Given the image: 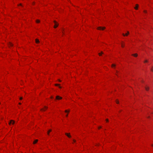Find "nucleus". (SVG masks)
I'll list each match as a JSON object with an SVG mask.
<instances>
[{
  "instance_id": "obj_28",
  "label": "nucleus",
  "mask_w": 153,
  "mask_h": 153,
  "mask_svg": "<svg viewBox=\"0 0 153 153\" xmlns=\"http://www.w3.org/2000/svg\"><path fill=\"white\" fill-rule=\"evenodd\" d=\"M144 13H146V10H144Z\"/></svg>"
},
{
  "instance_id": "obj_13",
  "label": "nucleus",
  "mask_w": 153,
  "mask_h": 153,
  "mask_svg": "<svg viewBox=\"0 0 153 153\" xmlns=\"http://www.w3.org/2000/svg\"><path fill=\"white\" fill-rule=\"evenodd\" d=\"M51 131H52V130H51V129H50L48 131V135H49V133H50V132Z\"/></svg>"
},
{
  "instance_id": "obj_3",
  "label": "nucleus",
  "mask_w": 153,
  "mask_h": 153,
  "mask_svg": "<svg viewBox=\"0 0 153 153\" xmlns=\"http://www.w3.org/2000/svg\"><path fill=\"white\" fill-rule=\"evenodd\" d=\"M15 123V121L13 120H11L9 123V124L10 125L11 124H13Z\"/></svg>"
},
{
  "instance_id": "obj_12",
  "label": "nucleus",
  "mask_w": 153,
  "mask_h": 153,
  "mask_svg": "<svg viewBox=\"0 0 153 153\" xmlns=\"http://www.w3.org/2000/svg\"><path fill=\"white\" fill-rule=\"evenodd\" d=\"M8 45L9 47L10 46H13V44L10 42H9V43L8 44Z\"/></svg>"
},
{
  "instance_id": "obj_23",
  "label": "nucleus",
  "mask_w": 153,
  "mask_h": 153,
  "mask_svg": "<svg viewBox=\"0 0 153 153\" xmlns=\"http://www.w3.org/2000/svg\"><path fill=\"white\" fill-rule=\"evenodd\" d=\"M106 122H108V119H106Z\"/></svg>"
},
{
  "instance_id": "obj_14",
  "label": "nucleus",
  "mask_w": 153,
  "mask_h": 153,
  "mask_svg": "<svg viewBox=\"0 0 153 153\" xmlns=\"http://www.w3.org/2000/svg\"><path fill=\"white\" fill-rule=\"evenodd\" d=\"M103 52H102H102H101V53H99L98 54H99V55L100 56H101V54H103Z\"/></svg>"
},
{
  "instance_id": "obj_4",
  "label": "nucleus",
  "mask_w": 153,
  "mask_h": 153,
  "mask_svg": "<svg viewBox=\"0 0 153 153\" xmlns=\"http://www.w3.org/2000/svg\"><path fill=\"white\" fill-rule=\"evenodd\" d=\"M62 99V97H59V96H57L56 97V99L59 100H61Z\"/></svg>"
},
{
  "instance_id": "obj_30",
  "label": "nucleus",
  "mask_w": 153,
  "mask_h": 153,
  "mask_svg": "<svg viewBox=\"0 0 153 153\" xmlns=\"http://www.w3.org/2000/svg\"><path fill=\"white\" fill-rule=\"evenodd\" d=\"M53 98V97L52 96H51V99Z\"/></svg>"
},
{
  "instance_id": "obj_34",
  "label": "nucleus",
  "mask_w": 153,
  "mask_h": 153,
  "mask_svg": "<svg viewBox=\"0 0 153 153\" xmlns=\"http://www.w3.org/2000/svg\"><path fill=\"white\" fill-rule=\"evenodd\" d=\"M59 88H61V86H59Z\"/></svg>"
},
{
  "instance_id": "obj_22",
  "label": "nucleus",
  "mask_w": 153,
  "mask_h": 153,
  "mask_svg": "<svg viewBox=\"0 0 153 153\" xmlns=\"http://www.w3.org/2000/svg\"><path fill=\"white\" fill-rule=\"evenodd\" d=\"M148 62V61L147 60H146L144 61V62Z\"/></svg>"
},
{
  "instance_id": "obj_18",
  "label": "nucleus",
  "mask_w": 153,
  "mask_h": 153,
  "mask_svg": "<svg viewBox=\"0 0 153 153\" xmlns=\"http://www.w3.org/2000/svg\"><path fill=\"white\" fill-rule=\"evenodd\" d=\"M151 70L153 72V66L152 67V68H151Z\"/></svg>"
},
{
  "instance_id": "obj_32",
  "label": "nucleus",
  "mask_w": 153,
  "mask_h": 153,
  "mask_svg": "<svg viewBox=\"0 0 153 153\" xmlns=\"http://www.w3.org/2000/svg\"><path fill=\"white\" fill-rule=\"evenodd\" d=\"M68 116V114H66V117H67V116Z\"/></svg>"
},
{
  "instance_id": "obj_36",
  "label": "nucleus",
  "mask_w": 153,
  "mask_h": 153,
  "mask_svg": "<svg viewBox=\"0 0 153 153\" xmlns=\"http://www.w3.org/2000/svg\"><path fill=\"white\" fill-rule=\"evenodd\" d=\"M152 146H153V144H152Z\"/></svg>"
},
{
  "instance_id": "obj_15",
  "label": "nucleus",
  "mask_w": 153,
  "mask_h": 153,
  "mask_svg": "<svg viewBox=\"0 0 153 153\" xmlns=\"http://www.w3.org/2000/svg\"><path fill=\"white\" fill-rule=\"evenodd\" d=\"M36 22L37 23H39L40 22V21L39 20H36Z\"/></svg>"
},
{
  "instance_id": "obj_16",
  "label": "nucleus",
  "mask_w": 153,
  "mask_h": 153,
  "mask_svg": "<svg viewBox=\"0 0 153 153\" xmlns=\"http://www.w3.org/2000/svg\"><path fill=\"white\" fill-rule=\"evenodd\" d=\"M111 66H112V67H115V65H114V64H112V65Z\"/></svg>"
},
{
  "instance_id": "obj_9",
  "label": "nucleus",
  "mask_w": 153,
  "mask_h": 153,
  "mask_svg": "<svg viewBox=\"0 0 153 153\" xmlns=\"http://www.w3.org/2000/svg\"><path fill=\"white\" fill-rule=\"evenodd\" d=\"M138 4H136V7H134V9L136 10H137L138 9Z\"/></svg>"
},
{
  "instance_id": "obj_10",
  "label": "nucleus",
  "mask_w": 153,
  "mask_h": 153,
  "mask_svg": "<svg viewBox=\"0 0 153 153\" xmlns=\"http://www.w3.org/2000/svg\"><path fill=\"white\" fill-rule=\"evenodd\" d=\"M38 140H35L33 142V144H35V143H37V142H38Z\"/></svg>"
},
{
  "instance_id": "obj_33",
  "label": "nucleus",
  "mask_w": 153,
  "mask_h": 153,
  "mask_svg": "<svg viewBox=\"0 0 153 153\" xmlns=\"http://www.w3.org/2000/svg\"><path fill=\"white\" fill-rule=\"evenodd\" d=\"M44 110V111H45V110H43V109H41V110Z\"/></svg>"
},
{
  "instance_id": "obj_1",
  "label": "nucleus",
  "mask_w": 153,
  "mask_h": 153,
  "mask_svg": "<svg viewBox=\"0 0 153 153\" xmlns=\"http://www.w3.org/2000/svg\"><path fill=\"white\" fill-rule=\"evenodd\" d=\"M54 22L55 23V25L54 26V28H56V27H57L58 26V24L55 21H54Z\"/></svg>"
},
{
  "instance_id": "obj_19",
  "label": "nucleus",
  "mask_w": 153,
  "mask_h": 153,
  "mask_svg": "<svg viewBox=\"0 0 153 153\" xmlns=\"http://www.w3.org/2000/svg\"><path fill=\"white\" fill-rule=\"evenodd\" d=\"M116 103H118H118H119V101H118V100H116Z\"/></svg>"
},
{
  "instance_id": "obj_8",
  "label": "nucleus",
  "mask_w": 153,
  "mask_h": 153,
  "mask_svg": "<svg viewBox=\"0 0 153 153\" xmlns=\"http://www.w3.org/2000/svg\"><path fill=\"white\" fill-rule=\"evenodd\" d=\"M132 55L134 57H137L138 56V54L137 53H135L132 54Z\"/></svg>"
},
{
  "instance_id": "obj_17",
  "label": "nucleus",
  "mask_w": 153,
  "mask_h": 153,
  "mask_svg": "<svg viewBox=\"0 0 153 153\" xmlns=\"http://www.w3.org/2000/svg\"><path fill=\"white\" fill-rule=\"evenodd\" d=\"M69 111H69V110L68 111L67 110H65V112H66V113H67V112H69Z\"/></svg>"
},
{
  "instance_id": "obj_24",
  "label": "nucleus",
  "mask_w": 153,
  "mask_h": 153,
  "mask_svg": "<svg viewBox=\"0 0 153 153\" xmlns=\"http://www.w3.org/2000/svg\"><path fill=\"white\" fill-rule=\"evenodd\" d=\"M22 97H21L20 98V100H22Z\"/></svg>"
},
{
  "instance_id": "obj_21",
  "label": "nucleus",
  "mask_w": 153,
  "mask_h": 153,
  "mask_svg": "<svg viewBox=\"0 0 153 153\" xmlns=\"http://www.w3.org/2000/svg\"><path fill=\"white\" fill-rule=\"evenodd\" d=\"M121 46L122 47H124V45H123V44H122Z\"/></svg>"
},
{
  "instance_id": "obj_11",
  "label": "nucleus",
  "mask_w": 153,
  "mask_h": 153,
  "mask_svg": "<svg viewBox=\"0 0 153 153\" xmlns=\"http://www.w3.org/2000/svg\"><path fill=\"white\" fill-rule=\"evenodd\" d=\"M35 41H36V43H38L39 42V40L37 39H35Z\"/></svg>"
},
{
  "instance_id": "obj_29",
  "label": "nucleus",
  "mask_w": 153,
  "mask_h": 153,
  "mask_svg": "<svg viewBox=\"0 0 153 153\" xmlns=\"http://www.w3.org/2000/svg\"><path fill=\"white\" fill-rule=\"evenodd\" d=\"M101 128V126H100L98 127V128L99 129H100V128Z\"/></svg>"
},
{
  "instance_id": "obj_26",
  "label": "nucleus",
  "mask_w": 153,
  "mask_h": 153,
  "mask_svg": "<svg viewBox=\"0 0 153 153\" xmlns=\"http://www.w3.org/2000/svg\"><path fill=\"white\" fill-rule=\"evenodd\" d=\"M45 108H46V109H47L48 108V107H47L46 106H45Z\"/></svg>"
},
{
  "instance_id": "obj_20",
  "label": "nucleus",
  "mask_w": 153,
  "mask_h": 153,
  "mask_svg": "<svg viewBox=\"0 0 153 153\" xmlns=\"http://www.w3.org/2000/svg\"><path fill=\"white\" fill-rule=\"evenodd\" d=\"M59 85V84H56L55 85L56 86H58V85Z\"/></svg>"
},
{
  "instance_id": "obj_35",
  "label": "nucleus",
  "mask_w": 153,
  "mask_h": 153,
  "mask_svg": "<svg viewBox=\"0 0 153 153\" xmlns=\"http://www.w3.org/2000/svg\"><path fill=\"white\" fill-rule=\"evenodd\" d=\"M19 105H21V103H19Z\"/></svg>"
},
{
  "instance_id": "obj_27",
  "label": "nucleus",
  "mask_w": 153,
  "mask_h": 153,
  "mask_svg": "<svg viewBox=\"0 0 153 153\" xmlns=\"http://www.w3.org/2000/svg\"><path fill=\"white\" fill-rule=\"evenodd\" d=\"M73 140L74 142L76 141V140Z\"/></svg>"
},
{
  "instance_id": "obj_5",
  "label": "nucleus",
  "mask_w": 153,
  "mask_h": 153,
  "mask_svg": "<svg viewBox=\"0 0 153 153\" xmlns=\"http://www.w3.org/2000/svg\"><path fill=\"white\" fill-rule=\"evenodd\" d=\"M65 134L69 138H71V136L70 135V133H65Z\"/></svg>"
},
{
  "instance_id": "obj_6",
  "label": "nucleus",
  "mask_w": 153,
  "mask_h": 153,
  "mask_svg": "<svg viewBox=\"0 0 153 153\" xmlns=\"http://www.w3.org/2000/svg\"><path fill=\"white\" fill-rule=\"evenodd\" d=\"M145 89L146 91H148L149 89V87L148 86H146L145 87Z\"/></svg>"
},
{
  "instance_id": "obj_31",
  "label": "nucleus",
  "mask_w": 153,
  "mask_h": 153,
  "mask_svg": "<svg viewBox=\"0 0 153 153\" xmlns=\"http://www.w3.org/2000/svg\"><path fill=\"white\" fill-rule=\"evenodd\" d=\"M58 80L60 82H61V81L59 79Z\"/></svg>"
},
{
  "instance_id": "obj_25",
  "label": "nucleus",
  "mask_w": 153,
  "mask_h": 153,
  "mask_svg": "<svg viewBox=\"0 0 153 153\" xmlns=\"http://www.w3.org/2000/svg\"><path fill=\"white\" fill-rule=\"evenodd\" d=\"M19 6V5H20V6H22V4H19V5H18Z\"/></svg>"
},
{
  "instance_id": "obj_7",
  "label": "nucleus",
  "mask_w": 153,
  "mask_h": 153,
  "mask_svg": "<svg viewBox=\"0 0 153 153\" xmlns=\"http://www.w3.org/2000/svg\"><path fill=\"white\" fill-rule=\"evenodd\" d=\"M129 34V32L128 31H127V33H126L125 34L124 33H123L122 35L123 36H127L128 34Z\"/></svg>"
},
{
  "instance_id": "obj_2",
  "label": "nucleus",
  "mask_w": 153,
  "mask_h": 153,
  "mask_svg": "<svg viewBox=\"0 0 153 153\" xmlns=\"http://www.w3.org/2000/svg\"><path fill=\"white\" fill-rule=\"evenodd\" d=\"M105 27H97V29L98 30H103L105 29Z\"/></svg>"
}]
</instances>
